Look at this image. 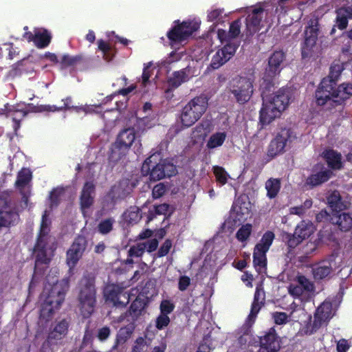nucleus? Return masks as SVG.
I'll return each mask as SVG.
<instances>
[{
  "instance_id": "1",
  "label": "nucleus",
  "mask_w": 352,
  "mask_h": 352,
  "mask_svg": "<svg viewBox=\"0 0 352 352\" xmlns=\"http://www.w3.org/2000/svg\"><path fill=\"white\" fill-rule=\"evenodd\" d=\"M276 83L272 82L265 88L263 86V83L260 84L263 107L260 111L259 120L263 126L269 124L276 118L279 117L289 103V89L281 88L274 93Z\"/></svg>"
},
{
  "instance_id": "2",
  "label": "nucleus",
  "mask_w": 352,
  "mask_h": 352,
  "mask_svg": "<svg viewBox=\"0 0 352 352\" xmlns=\"http://www.w3.org/2000/svg\"><path fill=\"white\" fill-rule=\"evenodd\" d=\"M69 287V282L65 279L56 280L49 287L45 286L43 292L44 300L41 305L38 322L40 327H46L52 320L55 311L60 309L64 302Z\"/></svg>"
},
{
  "instance_id": "3",
  "label": "nucleus",
  "mask_w": 352,
  "mask_h": 352,
  "mask_svg": "<svg viewBox=\"0 0 352 352\" xmlns=\"http://www.w3.org/2000/svg\"><path fill=\"white\" fill-rule=\"evenodd\" d=\"M51 220L45 210L41 218L40 228L33 248L35 262L37 264L48 265L54 254L55 241L50 234Z\"/></svg>"
},
{
  "instance_id": "4",
  "label": "nucleus",
  "mask_w": 352,
  "mask_h": 352,
  "mask_svg": "<svg viewBox=\"0 0 352 352\" xmlns=\"http://www.w3.org/2000/svg\"><path fill=\"white\" fill-rule=\"evenodd\" d=\"M78 307L85 318H89L96 306V287L95 278L89 274L84 275L78 285Z\"/></svg>"
},
{
  "instance_id": "5",
  "label": "nucleus",
  "mask_w": 352,
  "mask_h": 352,
  "mask_svg": "<svg viewBox=\"0 0 352 352\" xmlns=\"http://www.w3.org/2000/svg\"><path fill=\"white\" fill-rule=\"evenodd\" d=\"M208 99L204 95L191 99L182 109L180 119L184 127H190L198 121L207 110Z\"/></svg>"
},
{
  "instance_id": "6",
  "label": "nucleus",
  "mask_w": 352,
  "mask_h": 352,
  "mask_svg": "<svg viewBox=\"0 0 352 352\" xmlns=\"http://www.w3.org/2000/svg\"><path fill=\"white\" fill-rule=\"evenodd\" d=\"M152 158L153 156L146 158L142 167V174L144 175H149L151 181L156 182L164 177H170L176 175L177 170L173 163L164 160L153 165Z\"/></svg>"
},
{
  "instance_id": "7",
  "label": "nucleus",
  "mask_w": 352,
  "mask_h": 352,
  "mask_svg": "<svg viewBox=\"0 0 352 352\" xmlns=\"http://www.w3.org/2000/svg\"><path fill=\"white\" fill-rule=\"evenodd\" d=\"M254 80L246 76H238L230 82L228 89L236 102L243 104L248 102L254 92Z\"/></svg>"
},
{
  "instance_id": "8",
  "label": "nucleus",
  "mask_w": 352,
  "mask_h": 352,
  "mask_svg": "<svg viewBox=\"0 0 352 352\" xmlns=\"http://www.w3.org/2000/svg\"><path fill=\"white\" fill-rule=\"evenodd\" d=\"M285 58L283 51H275L269 58L261 83L264 88L272 82H276V77L279 76L282 69L283 63Z\"/></svg>"
},
{
  "instance_id": "9",
  "label": "nucleus",
  "mask_w": 352,
  "mask_h": 352,
  "mask_svg": "<svg viewBox=\"0 0 352 352\" xmlns=\"http://www.w3.org/2000/svg\"><path fill=\"white\" fill-rule=\"evenodd\" d=\"M333 307L330 302H323L314 314V321L308 322L303 328L306 335H312L316 333L325 322H327L333 316Z\"/></svg>"
},
{
  "instance_id": "10",
  "label": "nucleus",
  "mask_w": 352,
  "mask_h": 352,
  "mask_svg": "<svg viewBox=\"0 0 352 352\" xmlns=\"http://www.w3.org/2000/svg\"><path fill=\"white\" fill-rule=\"evenodd\" d=\"M19 214L14 207H11V199L8 193L0 195V228L15 226Z\"/></svg>"
},
{
  "instance_id": "11",
  "label": "nucleus",
  "mask_w": 352,
  "mask_h": 352,
  "mask_svg": "<svg viewBox=\"0 0 352 352\" xmlns=\"http://www.w3.org/2000/svg\"><path fill=\"white\" fill-rule=\"evenodd\" d=\"M296 136L289 128H283L272 139L268 146L267 155L271 158L282 154L288 142H292Z\"/></svg>"
},
{
  "instance_id": "12",
  "label": "nucleus",
  "mask_w": 352,
  "mask_h": 352,
  "mask_svg": "<svg viewBox=\"0 0 352 352\" xmlns=\"http://www.w3.org/2000/svg\"><path fill=\"white\" fill-rule=\"evenodd\" d=\"M135 140V131L133 128L129 127L121 131L111 148L113 156L117 155L118 160L125 156Z\"/></svg>"
},
{
  "instance_id": "13",
  "label": "nucleus",
  "mask_w": 352,
  "mask_h": 352,
  "mask_svg": "<svg viewBox=\"0 0 352 352\" xmlns=\"http://www.w3.org/2000/svg\"><path fill=\"white\" fill-rule=\"evenodd\" d=\"M87 246V240L82 235H78L73 241L72 244L66 252V263L69 270H73L82 258L86 248Z\"/></svg>"
},
{
  "instance_id": "14",
  "label": "nucleus",
  "mask_w": 352,
  "mask_h": 352,
  "mask_svg": "<svg viewBox=\"0 0 352 352\" xmlns=\"http://www.w3.org/2000/svg\"><path fill=\"white\" fill-rule=\"evenodd\" d=\"M336 89L337 82L334 80L324 78L315 93L316 104L323 106L329 102L332 106V99H333V95L336 94Z\"/></svg>"
},
{
  "instance_id": "15",
  "label": "nucleus",
  "mask_w": 352,
  "mask_h": 352,
  "mask_svg": "<svg viewBox=\"0 0 352 352\" xmlns=\"http://www.w3.org/2000/svg\"><path fill=\"white\" fill-rule=\"evenodd\" d=\"M105 301L113 307L123 308L129 302V295L123 287L117 285H109L104 292Z\"/></svg>"
},
{
  "instance_id": "16",
  "label": "nucleus",
  "mask_w": 352,
  "mask_h": 352,
  "mask_svg": "<svg viewBox=\"0 0 352 352\" xmlns=\"http://www.w3.org/2000/svg\"><path fill=\"white\" fill-rule=\"evenodd\" d=\"M333 175V171L326 168L324 164L318 163L313 167L312 173L306 179L305 185L309 189H313L327 182Z\"/></svg>"
},
{
  "instance_id": "17",
  "label": "nucleus",
  "mask_w": 352,
  "mask_h": 352,
  "mask_svg": "<svg viewBox=\"0 0 352 352\" xmlns=\"http://www.w3.org/2000/svg\"><path fill=\"white\" fill-rule=\"evenodd\" d=\"M318 23L316 20H311L305 30V41L301 47L303 58L310 57L315 47L318 36Z\"/></svg>"
},
{
  "instance_id": "18",
  "label": "nucleus",
  "mask_w": 352,
  "mask_h": 352,
  "mask_svg": "<svg viewBox=\"0 0 352 352\" xmlns=\"http://www.w3.org/2000/svg\"><path fill=\"white\" fill-rule=\"evenodd\" d=\"M63 106L62 107H56L55 105H50V104H40V105H34L33 104H28L29 110L35 112V113H41V112H55V111H62L67 110H74L76 113L84 112L85 114H87L89 112V108L88 107H78V106H71L72 103V98L67 97L65 99H63Z\"/></svg>"
},
{
  "instance_id": "19",
  "label": "nucleus",
  "mask_w": 352,
  "mask_h": 352,
  "mask_svg": "<svg viewBox=\"0 0 352 352\" xmlns=\"http://www.w3.org/2000/svg\"><path fill=\"white\" fill-rule=\"evenodd\" d=\"M239 45L236 42L229 41L221 49L218 50L212 56L210 67L217 69L228 62L235 54Z\"/></svg>"
},
{
  "instance_id": "20",
  "label": "nucleus",
  "mask_w": 352,
  "mask_h": 352,
  "mask_svg": "<svg viewBox=\"0 0 352 352\" xmlns=\"http://www.w3.org/2000/svg\"><path fill=\"white\" fill-rule=\"evenodd\" d=\"M280 340L274 327L270 328L259 337L260 348L257 352H278L280 349Z\"/></svg>"
},
{
  "instance_id": "21",
  "label": "nucleus",
  "mask_w": 352,
  "mask_h": 352,
  "mask_svg": "<svg viewBox=\"0 0 352 352\" xmlns=\"http://www.w3.org/2000/svg\"><path fill=\"white\" fill-rule=\"evenodd\" d=\"M71 320L69 318L56 320L48 333L47 341L50 344H57L68 334Z\"/></svg>"
},
{
  "instance_id": "22",
  "label": "nucleus",
  "mask_w": 352,
  "mask_h": 352,
  "mask_svg": "<svg viewBox=\"0 0 352 352\" xmlns=\"http://www.w3.org/2000/svg\"><path fill=\"white\" fill-rule=\"evenodd\" d=\"M263 8L253 9L245 19L246 29L245 34L247 38L252 36L260 30V24L263 19Z\"/></svg>"
},
{
  "instance_id": "23",
  "label": "nucleus",
  "mask_w": 352,
  "mask_h": 352,
  "mask_svg": "<svg viewBox=\"0 0 352 352\" xmlns=\"http://www.w3.org/2000/svg\"><path fill=\"white\" fill-rule=\"evenodd\" d=\"M96 186L93 182H86L80 195V206L82 212L89 209L94 203Z\"/></svg>"
},
{
  "instance_id": "24",
  "label": "nucleus",
  "mask_w": 352,
  "mask_h": 352,
  "mask_svg": "<svg viewBox=\"0 0 352 352\" xmlns=\"http://www.w3.org/2000/svg\"><path fill=\"white\" fill-rule=\"evenodd\" d=\"M311 272L314 279L316 281L329 279L333 273L332 263L329 260H323L313 265Z\"/></svg>"
},
{
  "instance_id": "25",
  "label": "nucleus",
  "mask_w": 352,
  "mask_h": 352,
  "mask_svg": "<svg viewBox=\"0 0 352 352\" xmlns=\"http://www.w3.org/2000/svg\"><path fill=\"white\" fill-rule=\"evenodd\" d=\"M322 157L326 162L328 169L339 170L343 168L344 164L341 153L333 149H326L322 153Z\"/></svg>"
},
{
  "instance_id": "26",
  "label": "nucleus",
  "mask_w": 352,
  "mask_h": 352,
  "mask_svg": "<svg viewBox=\"0 0 352 352\" xmlns=\"http://www.w3.org/2000/svg\"><path fill=\"white\" fill-rule=\"evenodd\" d=\"M331 222L342 232H348L352 228V215L349 212H337L332 214Z\"/></svg>"
},
{
  "instance_id": "27",
  "label": "nucleus",
  "mask_w": 352,
  "mask_h": 352,
  "mask_svg": "<svg viewBox=\"0 0 352 352\" xmlns=\"http://www.w3.org/2000/svg\"><path fill=\"white\" fill-rule=\"evenodd\" d=\"M352 96V84L342 83L337 87L336 94L332 99V107L342 104L344 101Z\"/></svg>"
},
{
  "instance_id": "28",
  "label": "nucleus",
  "mask_w": 352,
  "mask_h": 352,
  "mask_svg": "<svg viewBox=\"0 0 352 352\" xmlns=\"http://www.w3.org/2000/svg\"><path fill=\"white\" fill-rule=\"evenodd\" d=\"M190 70V68L189 67H186L179 71L174 72L172 77L169 78L168 80L169 87L170 89H177L182 83L188 81L189 79L188 75Z\"/></svg>"
},
{
  "instance_id": "29",
  "label": "nucleus",
  "mask_w": 352,
  "mask_h": 352,
  "mask_svg": "<svg viewBox=\"0 0 352 352\" xmlns=\"http://www.w3.org/2000/svg\"><path fill=\"white\" fill-rule=\"evenodd\" d=\"M174 23L175 25L166 34L171 44L179 43L187 39L179 25V20L175 21Z\"/></svg>"
},
{
  "instance_id": "30",
  "label": "nucleus",
  "mask_w": 352,
  "mask_h": 352,
  "mask_svg": "<svg viewBox=\"0 0 352 352\" xmlns=\"http://www.w3.org/2000/svg\"><path fill=\"white\" fill-rule=\"evenodd\" d=\"M7 114L8 117L12 118L13 122L12 127L14 133L17 135V131L21 127V122L27 116L28 111L14 107L8 111Z\"/></svg>"
},
{
  "instance_id": "31",
  "label": "nucleus",
  "mask_w": 352,
  "mask_h": 352,
  "mask_svg": "<svg viewBox=\"0 0 352 352\" xmlns=\"http://www.w3.org/2000/svg\"><path fill=\"white\" fill-rule=\"evenodd\" d=\"M52 36L51 33L46 29L35 32V46L38 49L47 47L51 43Z\"/></svg>"
},
{
  "instance_id": "32",
  "label": "nucleus",
  "mask_w": 352,
  "mask_h": 352,
  "mask_svg": "<svg viewBox=\"0 0 352 352\" xmlns=\"http://www.w3.org/2000/svg\"><path fill=\"white\" fill-rule=\"evenodd\" d=\"M135 330L133 324H127L121 327L117 333L114 348L119 344H124L132 336Z\"/></svg>"
},
{
  "instance_id": "33",
  "label": "nucleus",
  "mask_w": 352,
  "mask_h": 352,
  "mask_svg": "<svg viewBox=\"0 0 352 352\" xmlns=\"http://www.w3.org/2000/svg\"><path fill=\"white\" fill-rule=\"evenodd\" d=\"M175 210V208L170 204L164 203L153 206V211L150 210L148 220L151 221L155 215L170 216Z\"/></svg>"
},
{
  "instance_id": "34",
  "label": "nucleus",
  "mask_w": 352,
  "mask_h": 352,
  "mask_svg": "<svg viewBox=\"0 0 352 352\" xmlns=\"http://www.w3.org/2000/svg\"><path fill=\"white\" fill-rule=\"evenodd\" d=\"M336 17L335 19V26L339 30H345L349 23V16L344 6L336 10Z\"/></svg>"
},
{
  "instance_id": "35",
  "label": "nucleus",
  "mask_w": 352,
  "mask_h": 352,
  "mask_svg": "<svg viewBox=\"0 0 352 352\" xmlns=\"http://www.w3.org/2000/svg\"><path fill=\"white\" fill-rule=\"evenodd\" d=\"M124 220L129 224H136L142 219V210L136 206H130L123 214Z\"/></svg>"
},
{
  "instance_id": "36",
  "label": "nucleus",
  "mask_w": 352,
  "mask_h": 352,
  "mask_svg": "<svg viewBox=\"0 0 352 352\" xmlns=\"http://www.w3.org/2000/svg\"><path fill=\"white\" fill-rule=\"evenodd\" d=\"M267 251L254 248L253 252V265L257 270H261L267 266V256L266 253Z\"/></svg>"
},
{
  "instance_id": "37",
  "label": "nucleus",
  "mask_w": 352,
  "mask_h": 352,
  "mask_svg": "<svg viewBox=\"0 0 352 352\" xmlns=\"http://www.w3.org/2000/svg\"><path fill=\"white\" fill-rule=\"evenodd\" d=\"M314 226L311 223L302 221L296 228L294 233L302 241L309 238L314 233Z\"/></svg>"
},
{
  "instance_id": "38",
  "label": "nucleus",
  "mask_w": 352,
  "mask_h": 352,
  "mask_svg": "<svg viewBox=\"0 0 352 352\" xmlns=\"http://www.w3.org/2000/svg\"><path fill=\"white\" fill-rule=\"evenodd\" d=\"M147 302L148 301L145 298H142L140 296H137L130 305V314L135 317L140 316L147 306Z\"/></svg>"
},
{
  "instance_id": "39",
  "label": "nucleus",
  "mask_w": 352,
  "mask_h": 352,
  "mask_svg": "<svg viewBox=\"0 0 352 352\" xmlns=\"http://www.w3.org/2000/svg\"><path fill=\"white\" fill-rule=\"evenodd\" d=\"M227 138L226 132H216L210 135L207 143L206 147L208 149H214L221 146Z\"/></svg>"
},
{
  "instance_id": "40",
  "label": "nucleus",
  "mask_w": 352,
  "mask_h": 352,
  "mask_svg": "<svg viewBox=\"0 0 352 352\" xmlns=\"http://www.w3.org/2000/svg\"><path fill=\"white\" fill-rule=\"evenodd\" d=\"M327 202L329 207L335 212H340L344 208V204L338 191L334 190L327 197Z\"/></svg>"
},
{
  "instance_id": "41",
  "label": "nucleus",
  "mask_w": 352,
  "mask_h": 352,
  "mask_svg": "<svg viewBox=\"0 0 352 352\" xmlns=\"http://www.w3.org/2000/svg\"><path fill=\"white\" fill-rule=\"evenodd\" d=\"M31 179L32 172L28 168H22L17 174L15 186L19 190H23Z\"/></svg>"
},
{
  "instance_id": "42",
  "label": "nucleus",
  "mask_w": 352,
  "mask_h": 352,
  "mask_svg": "<svg viewBox=\"0 0 352 352\" xmlns=\"http://www.w3.org/2000/svg\"><path fill=\"white\" fill-rule=\"evenodd\" d=\"M267 196L270 199L275 198L280 189V181L278 179L270 178L265 182Z\"/></svg>"
},
{
  "instance_id": "43",
  "label": "nucleus",
  "mask_w": 352,
  "mask_h": 352,
  "mask_svg": "<svg viewBox=\"0 0 352 352\" xmlns=\"http://www.w3.org/2000/svg\"><path fill=\"white\" fill-rule=\"evenodd\" d=\"M275 238V234L272 231L265 232L261 237L259 243H258L254 248L268 251L272 245L273 241Z\"/></svg>"
},
{
  "instance_id": "44",
  "label": "nucleus",
  "mask_w": 352,
  "mask_h": 352,
  "mask_svg": "<svg viewBox=\"0 0 352 352\" xmlns=\"http://www.w3.org/2000/svg\"><path fill=\"white\" fill-rule=\"evenodd\" d=\"M82 60V55L69 56V54H64L61 58L60 65L62 69H66L76 65Z\"/></svg>"
},
{
  "instance_id": "45",
  "label": "nucleus",
  "mask_w": 352,
  "mask_h": 352,
  "mask_svg": "<svg viewBox=\"0 0 352 352\" xmlns=\"http://www.w3.org/2000/svg\"><path fill=\"white\" fill-rule=\"evenodd\" d=\"M179 25L187 38L195 32L197 31L200 26L199 23L190 20L184 21L182 23L179 22Z\"/></svg>"
},
{
  "instance_id": "46",
  "label": "nucleus",
  "mask_w": 352,
  "mask_h": 352,
  "mask_svg": "<svg viewBox=\"0 0 352 352\" xmlns=\"http://www.w3.org/2000/svg\"><path fill=\"white\" fill-rule=\"evenodd\" d=\"M98 47L102 52L103 58L105 60L109 62L113 58L114 54L112 52L111 45L102 39H99L98 41Z\"/></svg>"
},
{
  "instance_id": "47",
  "label": "nucleus",
  "mask_w": 352,
  "mask_h": 352,
  "mask_svg": "<svg viewBox=\"0 0 352 352\" xmlns=\"http://www.w3.org/2000/svg\"><path fill=\"white\" fill-rule=\"evenodd\" d=\"M252 226L250 223L243 225L236 232V238L241 242H244L248 239L251 235Z\"/></svg>"
},
{
  "instance_id": "48",
  "label": "nucleus",
  "mask_w": 352,
  "mask_h": 352,
  "mask_svg": "<svg viewBox=\"0 0 352 352\" xmlns=\"http://www.w3.org/2000/svg\"><path fill=\"white\" fill-rule=\"evenodd\" d=\"M150 342L146 338L138 337L134 342L132 346L131 352H145L147 351Z\"/></svg>"
},
{
  "instance_id": "49",
  "label": "nucleus",
  "mask_w": 352,
  "mask_h": 352,
  "mask_svg": "<svg viewBox=\"0 0 352 352\" xmlns=\"http://www.w3.org/2000/svg\"><path fill=\"white\" fill-rule=\"evenodd\" d=\"M64 192L62 188H55L50 193V204L51 208L57 207L60 201V197Z\"/></svg>"
},
{
  "instance_id": "50",
  "label": "nucleus",
  "mask_w": 352,
  "mask_h": 352,
  "mask_svg": "<svg viewBox=\"0 0 352 352\" xmlns=\"http://www.w3.org/2000/svg\"><path fill=\"white\" fill-rule=\"evenodd\" d=\"M114 219L112 218L102 220L98 225V230L102 234H107L113 230Z\"/></svg>"
},
{
  "instance_id": "51",
  "label": "nucleus",
  "mask_w": 352,
  "mask_h": 352,
  "mask_svg": "<svg viewBox=\"0 0 352 352\" xmlns=\"http://www.w3.org/2000/svg\"><path fill=\"white\" fill-rule=\"evenodd\" d=\"M296 282L305 292H311L314 290V283L304 275L298 276Z\"/></svg>"
},
{
  "instance_id": "52",
  "label": "nucleus",
  "mask_w": 352,
  "mask_h": 352,
  "mask_svg": "<svg viewBox=\"0 0 352 352\" xmlns=\"http://www.w3.org/2000/svg\"><path fill=\"white\" fill-rule=\"evenodd\" d=\"M145 252V245L142 243L132 245L129 251L128 256L129 257H141Z\"/></svg>"
},
{
  "instance_id": "53",
  "label": "nucleus",
  "mask_w": 352,
  "mask_h": 352,
  "mask_svg": "<svg viewBox=\"0 0 352 352\" xmlns=\"http://www.w3.org/2000/svg\"><path fill=\"white\" fill-rule=\"evenodd\" d=\"M214 174L216 177L217 181L221 185H224L228 182V173L225 169L221 166H214Z\"/></svg>"
},
{
  "instance_id": "54",
  "label": "nucleus",
  "mask_w": 352,
  "mask_h": 352,
  "mask_svg": "<svg viewBox=\"0 0 352 352\" xmlns=\"http://www.w3.org/2000/svg\"><path fill=\"white\" fill-rule=\"evenodd\" d=\"M175 305L170 300H162L160 305V314L168 316L175 309Z\"/></svg>"
},
{
  "instance_id": "55",
  "label": "nucleus",
  "mask_w": 352,
  "mask_h": 352,
  "mask_svg": "<svg viewBox=\"0 0 352 352\" xmlns=\"http://www.w3.org/2000/svg\"><path fill=\"white\" fill-rule=\"evenodd\" d=\"M170 322V319L168 316L160 314L155 320V327L158 330H163L169 325Z\"/></svg>"
},
{
  "instance_id": "56",
  "label": "nucleus",
  "mask_w": 352,
  "mask_h": 352,
  "mask_svg": "<svg viewBox=\"0 0 352 352\" xmlns=\"http://www.w3.org/2000/svg\"><path fill=\"white\" fill-rule=\"evenodd\" d=\"M241 19H239L234 20L230 23L228 31L230 38L233 39L236 38L239 35L241 32Z\"/></svg>"
},
{
  "instance_id": "57",
  "label": "nucleus",
  "mask_w": 352,
  "mask_h": 352,
  "mask_svg": "<svg viewBox=\"0 0 352 352\" xmlns=\"http://www.w3.org/2000/svg\"><path fill=\"white\" fill-rule=\"evenodd\" d=\"M167 190V187L164 183L156 184L152 190V195L154 199H158L162 197Z\"/></svg>"
},
{
  "instance_id": "58",
  "label": "nucleus",
  "mask_w": 352,
  "mask_h": 352,
  "mask_svg": "<svg viewBox=\"0 0 352 352\" xmlns=\"http://www.w3.org/2000/svg\"><path fill=\"white\" fill-rule=\"evenodd\" d=\"M172 247V241L170 239H166L156 254L157 257L161 258L167 255Z\"/></svg>"
},
{
  "instance_id": "59",
  "label": "nucleus",
  "mask_w": 352,
  "mask_h": 352,
  "mask_svg": "<svg viewBox=\"0 0 352 352\" xmlns=\"http://www.w3.org/2000/svg\"><path fill=\"white\" fill-rule=\"evenodd\" d=\"M111 333L110 327L104 326L98 329L96 337L100 342H105L109 338Z\"/></svg>"
},
{
  "instance_id": "60",
  "label": "nucleus",
  "mask_w": 352,
  "mask_h": 352,
  "mask_svg": "<svg viewBox=\"0 0 352 352\" xmlns=\"http://www.w3.org/2000/svg\"><path fill=\"white\" fill-rule=\"evenodd\" d=\"M263 305H261V303L252 302L250 313L248 318V319L250 322H254L258 313L259 312L260 309H261L262 306H263Z\"/></svg>"
},
{
  "instance_id": "61",
  "label": "nucleus",
  "mask_w": 352,
  "mask_h": 352,
  "mask_svg": "<svg viewBox=\"0 0 352 352\" xmlns=\"http://www.w3.org/2000/svg\"><path fill=\"white\" fill-rule=\"evenodd\" d=\"M274 322L276 324H284L288 322V316L285 312H275L273 314Z\"/></svg>"
},
{
  "instance_id": "62",
  "label": "nucleus",
  "mask_w": 352,
  "mask_h": 352,
  "mask_svg": "<svg viewBox=\"0 0 352 352\" xmlns=\"http://www.w3.org/2000/svg\"><path fill=\"white\" fill-rule=\"evenodd\" d=\"M342 69L340 66L338 65H332L330 67V72L329 76L327 77L328 78H331L335 80L337 82V80L340 76Z\"/></svg>"
},
{
  "instance_id": "63",
  "label": "nucleus",
  "mask_w": 352,
  "mask_h": 352,
  "mask_svg": "<svg viewBox=\"0 0 352 352\" xmlns=\"http://www.w3.org/2000/svg\"><path fill=\"white\" fill-rule=\"evenodd\" d=\"M331 216L325 209L322 210L316 215V221L318 223L331 221Z\"/></svg>"
},
{
  "instance_id": "64",
  "label": "nucleus",
  "mask_w": 352,
  "mask_h": 352,
  "mask_svg": "<svg viewBox=\"0 0 352 352\" xmlns=\"http://www.w3.org/2000/svg\"><path fill=\"white\" fill-rule=\"evenodd\" d=\"M190 285V278L187 276H181L178 281V289L181 292H184Z\"/></svg>"
}]
</instances>
